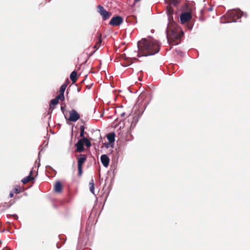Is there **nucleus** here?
Listing matches in <instances>:
<instances>
[{"label": "nucleus", "mask_w": 250, "mask_h": 250, "mask_svg": "<svg viewBox=\"0 0 250 250\" xmlns=\"http://www.w3.org/2000/svg\"><path fill=\"white\" fill-rule=\"evenodd\" d=\"M138 56H147L153 55L159 51L160 44L154 40L142 39L138 42Z\"/></svg>", "instance_id": "obj_1"}, {"label": "nucleus", "mask_w": 250, "mask_h": 250, "mask_svg": "<svg viewBox=\"0 0 250 250\" xmlns=\"http://www.w3.org/2000/svg\"><path fill=\"white\" fill-rule=\"evenodd\" d=\"M167 38L169 42L173 45L178 44L184 35L181 29L175 24L168 25L167 30Z\"/></svg>", "instance_id": "obj_2"}, {"label": "nucleus", "mask_w": 250, "mask_h": 250, "mask_svg": "<svg viewBox=\"0 0 250 250\" xmlns=\"http://www.w3.org/2000/svg\"><path fill=\"white\" fill-rule=\"evenodd\" d=\"M242 16L240 10H233L229 11L220 19V22L222 23L235 22L240 19Z\"/></svg>", "instance_id": "obj_3"}, {"label": "nucleus", "mask_w": 250, "mask_h": 250, "mask_svg": "<svg viewBox=\"0 0 250 250\" xmlns=\"http://www.w3.org/2000/svg\"><path fill=\"white\" fill-rule=\"evenodd\" d=\"M78 176L81 177L83 174V165L86 160V156L84 154H80L77 157Z\"/></svg>", "instance_id": "obj_4"}, {"label": "nucleus", "mask_w": 250, "mask_h": 250, "mask_svg": "<svg viewBox=\"0 0 250 250\" xmlns=\"http://www.w3.org/2000/svg\"><path fill=\"white\" fill-rule=\"evenodd\" d=\"M181 0H171V3L174 5H176ZM167 14L168 20L170 21L173 20L172 14L173 13V10L172 9L171 4L168 5L167 7Z\"/></svg>", "instance_id": "obj_5"}, {"label": "nucleus", "mask_w": 250, "mask_h": 250, "mask_svg": "<svg viewBox=\"0 0 250 250\" xmlns=\"http://www.w3.org/2000/svg\"><path fill=\"white\" fill-rule=\"evenodd\" d=\"M98 12L102 16L104 20L108 19L111 16L112 13L105 10L104 7L101 5H99L97 7Z\"/></svg>", "instance_id": "obj_6"}, {"label": "nucleus", "mask_w": 250, "mask_h": 250, "mask_svg": "<svg viewBox=\"0 0 250 250\" xmlns=\"http://www.w3.org/2000/svg\"><path fill=\"white\" fill-rule=\"evenodd\" d=\"M145 97V94L142 93L138 97L136 106H137L138 105L139 108H141L142 109H145L146 108V106L147 104V102H144V100ZM137 108L138 107L136 106V108Z\"/></svg>", "instance_id": "obj_7"}, {"label": "nucleus", "mask_w": 250, "mask_h": 250, "mask_svg": "<svg viewBox=\"0 0 250 250\" xmlns=\"http://www.w3.org/2000/svg\"><path fill=\"white\" fill-rule=\"evenodd\" d=\"M123 22V19L119 16L113 17L110 22L109 24L112 26H116L120 25Z\"/></svg>", "instance_id": "obj_8"}, {"label": "nucleus", "mask_w": 250, "mask_h": 250, "mask_svg": "<svg viewBox=\"0 0 250 250\" xmlns=\"http://www.w3.org/2000/svg\"><path fill=\"white\" fill-rule=\"evenodd\" d=\"M192 20V16L189 12L183 13L180 16L181 23H186L187 22Z\"/></svg>", "instance_id": "obj_9"}, {"label": "nucleus", "mask_w": 250, "mask_h": 250, "mask_svg": "<svg viewBox=\"0 0 250 250\" xmlns=\"http://www.w3.org/2000/svg\"><path fill=\"white\" fill-rule=\"evenodd\" d=\"M80 118V115L76 110H71L69 113V121L70 122H76Z\"/></svg>", "instance_id": "obj_10"}, {"label": "nucleus", "mask_w": 250, "mask_h": 250, "mask_svg": "<svg viewBox=\"0 0 250 250\" xmlns=\"http://www.w3.org/2000/svg\"><path fill=\"white\" fill-rule=\"evenodd\" d=\"M64 100V99H62L60 96H57L55 98L51 100L49 105V109H53L55 105L58 104L59 100L62 102Z\"/></svg>", "instance_id": "obj_11"}, {"label": "nucleus", "mask_w": 250, "mask_h": 250, "mask_svg": "<svg viewBox=\"0 0 250 250\" xmlns=\"http://www.w3.org/2000/svg\"><path fill=\"white\" fill-rule=\"evenodd\" d=\"M101 161L104 167H107L109 165V158L106 155H102L101 157Z\"/></svg>", "instance_id": "obj_12"}, {"label": "nucleus", "mask_w": 250, "mask_h": 250, "mask_svg": "<svg viewBox=\"0 0 250 250\" xmlns=\"http://www.w3.org/2000/svg\"><path fill=\"white\" fill-rule=\"evenodd\" d=\"M83 145V141H82V139L79 140L76 144V146L77 147L76 151L78 152H81L83 151L84 149Z\"/></svg>", "instance_id": "obj_13"}, {"label": "nucleus", "mask_w": 250, "mask_h": 250, "mask_svg": "<svg viewBox=\"0 0 250 250\" xmlns=\"http://www.w3.org/2000/svg\"><path fill=\"white\" fill-rule=\"evenodd\" d=\"M104 115V110H94L93 113V118L97 120L102 118Z\"/></svg>", "instance_id": "obj_14"}, {"label": "nucleus", "mask_w": 250, "mask_h": 250, "mask_svg": "<svg viewBox=\"0 0 250 250\" xmlns=\"http://www.w3.org/2000/svg\"><path fill=\"white\" fill-rule=\"evenodd\" d=\"M33 171L31 170L30 172V174L29 176L24 178L22 180L21 182L23 184H26L29 182L33 180L34 179V177L32 176Z\"/></svg>", "instance_id": "obj_15"}, {"label": "nucleus", "mask_w": 250, "mask_h": 250, "mask_svg": "<svg viewBox=\"0 0 250 250\" xmlns=\"http://www.w3.org/2000/svg\"><path fill=\"white\" fill-rule=\"evenodd\" d=\"M66 88V84H63L60 87L59 90V94L58 95L62 98V99H64V92Z\"/></svg>", "instance_id": "obj_16"}, {"label": "nucleus", "mask_w": 250, "mask_h": 250, "mask_svg": "<svg viewBox=\"0 0 250 250\" xmlns=\"http://www.w3.org/2000/svg\"><path fill=\"white\" fill-rule=\"evenodd\" d=\"M62 189V186L61 183L59 181L57 182L54 186V190L56 192H61Z\"/></svg>", "instance_id": "obj_17"}, {"label": "nucleus", "mask_w": 250, "mask_h": 250, "mask_svg": "<svg viewBox=\"0 0 250 250\" xmlns=\"http://www.w3.org/2000/svg\"><path fill=\"white\" fill-rule=\"evenodd\" d=\"M101 38L102 34L100 33L98 36V41L97 42L95 45L93 46L94 48L97 49L99 48L102 42Z\"/></svg>", "instance_id": "obj_18"}, {"label": "nucleus", "mask_w": 250, "mask_h": 250, "mask_svg": "<svg viewBox=\"0 0 250 250\" xmlns=\"http://www.w3.org/2000/svg\"><path fill=\"white\" fill-rule=\"evenodd\" d=\"M70 78L72 81L73 83H75L77 81V73L76 71H73L70 76Z\"/></svg>", "instance_id": "obj_19"}, {"label": "nucleus", "mask_w": 250, "mask_h": 250, "mask_svg": "<svg viewBox=\"0 0 250 250\" xmlns=\"http://www.w3.org/2000/svg\"><path fill=\"white\" fill-rule=\"evenodd\" d=\"M115 134L114 132L110 133L107 135V139L110 143H114L115 141Z\"/></svg>", "instance_id": "obj_20"}, {"label": "nucleus", "mask_w": 250, "mask_h": 250, "mask_svg": "<svg viewBox=\"0 0 250 250\" xmlns=\"http://www.w3.org/2000/svg\"><path fill=\"white\" fill-rule=\"evenodd\" d=\"M89 189L91 193L94 194V180L93 179H91L89 183Z\"/></svg>", "instance_id": "obj_21"}, {"label": "nucleus", "mask_w": 250, "mask_h": 250, "mask_svg": "<svg viewBox=\"0 0 250 250\" xmlns=\"http://www.w3.org/2000/svg\"><path fill=\"white\" fill-rule=\"evenodd\" d=\"M82 141H83V144H84L87 147H89L91 146V143L87 138L83 137L82 139Z\"/></svg>", "instance_id": "obj_22"}, {"label": "nucleus", "mask_w": 250, "mask_h": 250, "mask_svg": "<svg viewBox=\"0 0 250 250\" xmlns=\"http://www.w3.org/2000/svg\"><path fill=\"white\" fill-rule=\"evenodd\" d=\"M186 23H187V28L189 30H191L192 28V27H193V21L192 20H191L190 21L187 22Z\"/></svg>", "instance_id": "obj_23"}, {"label": "nucleus", "mask_w": 250, "mask_h": 250, "mask_svg": "<svg viewBox=\"0 0 250 250\" xmlns=\"http://www.w3.org/2000/svg\"><path fill=\"white\" fill-rule=\"evenodd\" d=\"M84 129L85 127L83 125L80 126V137H83V138L84 137Z\"/></svg>", "instance_id": "obj_24"}, {"label": "nucleus", "mask_w": 250, "mask_h": 250, "mask_svg": "<svg viewBox=\"0 0 250 250\" xmlns=\"http://www.w3.org/2000/svg\"><path fill=\"white\" fill-rule=\"evenodd\" d=\"M21 191V188L20 186H17L13 189V192L15 193H19Z\"/></svg>", "instance_id": "obj_25"}, {"label": "nucleus", "mask_w": 250, "mask_h": 250, "mask_svg": "<svg viewBox=\"0 0 250 250\" xmlns=\"http://www.w3.org/2000/svg\"><path fill=\"white\" fill-rule=\"evenodd\" d=\"M120 114H121V117H122L123 118H125V117H129L130 116H131V113H126L124 112L120 113Z\"/></svg>", "instance_id": "obj_26"}, {"label": "nucleus", "mask_w": 250, "mask_h": 250, "mask_svg": "<svg viewBox=\"0 0 250 250\" xmlns=\"http://www.w3.org/2000/svg\"><path fill=\"white\" fill-rule=\"evenodd\" d=\"M65 108V105L63 104H61V109H64Z\"/></svg>", "instance_id": "obj_27"}, {"label": "nucleus", "mask_w": 250, "mask_h": 250, "mask_svg": "<svg viewBox=\"0 0 250 250\" xmlns=\"http://www.w3.org/2000/svg\"><path fill=\"white\" fill-rule=\"evenodd\" d=\"M14 197V192L13 191H11L10 193V194H9V197L10 198H12Z\"/></svg>", "instance_id": "obj_28"}, {"label": "nucleus", "mask_w": 250, "mask_h": 250, "mask_svg": "<svg viewBox=\"0 0 250 250\" xmlns=\"http://www.w3.org/2000/svg\"><path fill=\"white\" fill-rule=\"evenodd\" d=\"M69 81L68 79H67L65 81V82L63 83V84H66V86H67V85L69 83Z\"/></svg>", "instance_id": "obj_29"}, {"label": "nucleus", "mask_w": 250, "mask_h": 250, "mask_svg": "<svg viewBox=\"0 0 250 250\" xmlns=\"http://www.w3.org/2000/svg\"><path fill=\"white\" fill-rule=\"evenodd\" d=\"M2 250H11V249L9 248H5L3 249Z\"/></svg>", "instance_id": "obj_30"}, {"label": "nucleus", "mask_w": 250, "mask_h": 250, "mask_svg": "<svg viewBox=\"0 0 250 250\" xmlns=\"http://www.w3.org/2000/svg\"><path fill=\"white\" fill-rule=\"evenodd\" d=\"M140 0H135V2L139 1Z\"/></svg>", "instance_id": "obj_31"}]
</instances>
